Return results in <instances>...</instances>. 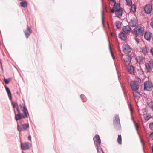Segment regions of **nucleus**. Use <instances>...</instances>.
<instances>
[{"label":"nucleus","mask_w":153,"mask_h":153,"mask_svg":"<svg viewBox=\"0 0 153 153\" xmlns=\"http://www.w3.org/2000/svg\"><path fill=\"white\" fill-rule=\"evenodd\" d=\"M22 111L24 114V115H22L21 113H18V114L15 115V120L17 121L22 118H28V117H29V115L27 110L25 106V105L23 106V109Z\"/></svg>","instance_id":"obj_1"},{"label":"nucleus","mask_w":153,"mask_h":153,"mask_svg":"<svg viewBox=\"0 0 153 153\" xmlns=\"http://www.w3.org/2000/svg\"><path fill=\"white\" fill-rule=\"evenodd\" d=\"M144 29L140 26H139L134 29L132 31V33L137 37L142 36L143 34Z\"/></svg>","instance_id":"obj_2"},{"label":"nucleus","mask_w":153,"mask_h":153,"mask_svg":"<svg viewBox=\"0 0 153 153\" xmlns=\"http://www.w3.org/2000/svg\"><path fill=\"white\" fill-rule=\"evenodd\" d=\"M93 139L95 145L97 148L98 153H101V152L104 153L101 148H100L99 147L101 143V140L99 136L98 135H97L94 137Z\"/></svg>","instance_id":"obj_3"},{"label":"nucleus","mask_w":153,"mask_h":153,"mask_svg":"<svg viewBox=\"0 0 153 153\" xmlns=\"http://www.w3.org/2000/svg\"><path fill=\"white\" fill-rule=\"evenodd\" d=\"M153 85L152 82L149 81H146L144 83V90L150 91L152 89Z\"/></svg>","instance_id":"obj_4"},{"label":"nucleus","mask_w":153,"mask_h":153,"mask_svg":"<svg viewBox=\"0 0 153 153\" xmlns=\"http://www.w3.org/2000/svg\"><path fill=\"white\" fill-rule=\"evenodd\" d=\"M29 127L28 123H25L19 125H17V128L19 132H21L25 130Z\"/></svg>","instance_id":"obj_5"},{"label":"nucleus","mask_w":153,"mask_h":153,"mask_svg":"<svg viewBox=\"0 0 153 153\" xmlns=\"http://www.w3.org/2000/svg\"><path fill=\"white\" fill-rule=\"evenodd\" d=\"M123 50L126 54H128L131 51V48L127 44H124L122 46Z\"/></svg>","instance_id":"obj_6"},{"label":"nucleus","mask_w":153,"mask_h":153,"mask_svg":"<svg viewBox=\"0 0 153 153\" xmlns=\"http://www.w3.org/2000/svg\"><path fill=\"white\" fill-rule=\"evenodd\" d=\"M130 85L132 90H137L139 88V85L138 83L134 80L131 81Z\"/></svg>","instance_id":"obj_7"},{"label":"nucleus","mask_w":153,"mask_h":153,"mask_svg":"<svg viewBox=\"0 0 153 153\" xmlns=\"http://www.w3.org/2000/svg\"><path fill=\"white\" fill-rule=\"evenodd\" d=\"M152 10V6L151 5L148 4L144 7V10L146 13L147 14H150Z\"/></svg>","instance_id":"obj_8"},{"label":"nucleus","mask_w":153,"mask_h":153,"mask_svg":"<svg viewBox=\"0 0 153 153\" xmlns=\"http://www.w3.org/2000/svg\"><path fill=\"white\" fill-rule=\"evenodd\" d=\"M138 22L137 20L135 18H133L131 19L129 22V24L131 27H135L137 25Z\"/></svg>","instance_id":"obj_9"},{"label":"nucleus","mask_w":153,"mask_h":153,"mask_svg":"<svg viewBox=\"0 0 153 153\" xmlns=\"http://www.w3.org/2000/svg\"><path fill=\"white\" fill-rule=\"evenodd\" d=\"M29 143L28 142H25L21 143V147L22 150H27L29 149Z\"/></svg>","instance_id":"obj_10"},{"label":"nucleus","mask_w":153,"mask_h":153,"mask_svg":"<svg viewBox=\"0 0 153 153\" xmlns=\"http://www.w3.org/2000/svg\"><path fill=\"white\" fill-rule=\"evenodd\" d=\"M24 32L25 33V34L26 36V37L27 38H28L29 36L32 33V31L31 29V28L28 27V26L27 25V29L26 30H24Z\"/></svg>","instance_id":"obj_11"},{"label":"nucleus","mask_w":153,"mask_h":153,"mask_svg":"<svg viewBox=\"0 0 153 153\" xmlns=\"http://www.w3.org/2000/svg\"><path fill=\"white\" fill-rule=\"evenodd\" d=\"M150 70H151V68L150 62L146 63L145 64L144 72L146 74H147L150 71Z\"/></svg>","instance_id":"obj_12"},{"label":"nucleus","mask_w":153,"mask_h":153,"mask_svg":"<svg viewBox=\"0 0 153 153\" xmlns=\"http://www.w3.org/2000/svg\"><path fill=\"white\" fill-rule=\"evenodd\" d=\"M114 124L115 126H120L119 117L118 115H115V119L114 120Z\"/></svg>","instance_id":"obj_13"},{"label":"nucleus","mask_w":153,"mask_h":153,"mask_svg":"<svg viewBox=\"0 0 153 153\" xmlns=\"http://www.w3.org/2000/svg\"><path fill=\"white\" fill-rule=\"evenodd\" d=\"M151 35V33L149 31L146 32L144 35L145 39L147 40H150Z\"/></svg>","instance_id":"obj_14"},{"label":"nucleus","mask_w":153,"mask_h":153,"mask_svg":"<svg viewBox=\"0 0 153 153\" xmlns=\"http://www.w3.org/2000/svg\"><path fill=\"white\" fill-rule=\"evenodd\" d=\"M123 31L126 33H129L131 32V29L129 26L127 25L123 27Z\"/></svg>","instance_id":"obj_15"},{"label":"nucleus","mask_w":153,"mask_h":153,"mask_svg":"<svg viewBox=\"0 0 153 153\" xmlns=\"http://www.w3.org/2000/svg\"><path fill=\"white\" fill-rule=\"evenodd\" d=\"M128 71L131 74H133L134 73V67L131 65L129 66L128 67Z\"/></svg>","instance_id":"obj_16"},{"label":"nucleus","mask_w":153,"mask_h":153,"mask_svg":"<svg viewBox=\"0 0 153 153\" xmlns=\"http://www.w3.org/2000/svg\"><path fill=\"white\" fill-rule=\"evenodd\" d=\"M116 11V15L117 17L120 18L122 16L123 13V10L121 9H118Z\"/></svg>","instance_id":"obj_17"},{"label":"nucleus","mask_w":153,"mask_h":153,"mask_svg":"<svg viewBox=\"0 0 153 153\" xmlns=\"http://www.w3.org/2000/svg\"><path fill=\"white\" fill-rule=\"evenodd\" d=\"M137 90L135 91H133V95L135 97V100H138L140 97V94L137 91Z\"/></svg>","instance_id":"obj_18"},{"label":"nucleus","mask_w":153,"mask_h":153,"mask_svg":"<svg viewBox=\"0 0 153 153\" xmlns=\"http://www.w3.org/2000/svg\"><path fill=\"white\" fill-rule=\"evenodd\" d=\"M119 38L122 40H125L126 39V35L123 32H121L119 34Z\"/></svg>","instance_id":"obj_19"},{"label":"nucleus","mask_w":153,"mask_h":153,"mask_svg":"<svg viewBox=\"0 0 153 153\" xmlns=\"http://www.w3.org/2000/svg\"><path fill=\"white\" fill-rule=\"evenodd\" d=\"M5 88L9 99L10 100H12L11 94L9 88L7 86H5Z\"/></svg>","instance_id":"obj_20"},{"label":"nucleus","mask_w":153,"mask_h":153,"mask_svg":"<svg viewBox=\"0 0 153 153\" xmlns=\"http://www.w3.org/2000/svg\"><path fill=\"white\" fill-rule=\"evenodd\" d=\"M143 53L146 54L148 53L147 48L146 46L143 47L141 48V51Z\"/></svg>","instance_id":"obj_21"},{"label":"nucleus","mask_w":153,"mask_h":153,"mask_svg":"<svg viewBox=\"0 0 153 153\" xmlns=\"http://www.w3.org/2000/svg\"><path fill=\"white\" fill-rule=\"evenodd\" d=\"M136 60L138 62L140 63V64L143 63V58L141 56H139L137 57Z\"/></svg>","instance_id":"obj_22"},{"label":"nucleus","mask_w":153,"mask_h":153,"mask_svg":"<svg viewBox=\"0 0 153 153\" xmlns=\"http://www.w3.org/2000/svg\"><path fill=\"white\" fill-rule=\"evenodd\" d=\"M120 3H116L114 4L113 8H114L115 11L118 10V9H120Z\"/></svg>","instance_id":"obj_23"},{"label":"nucleus","mask_w":153,"mask_h":153,"mask_svg":"<svg viewBox=\"0 0 153 153\" xmlns=\"http://www.w3.org/2000/svg\"><path fill=\"white\" fill-rule=\"evenodd\" d=\"M20 4L21 7H25L27 6V3L26 1L21 2L20 3Z\"/></svg>","instance_id":"obj_24"},{"label":"nucleus","mask_w":153,"mask_h":153,"mask_svg":"<svg viewBox=\"0 0 153 153\" xmlns=\"http://www.w3.org/2000/svg\"><path fill=\"white\" fill-rule=\"evenodd\" d=\"M121 23L119 21H117L115 23L116 26L117 28H120L121 27Z\"/></svg>","instance_id":"obj_25"},{"label":"nucleus","mask_w":153,"mask_h":153,"mask_svg":"<svg viewBox=\"0 0 153 153\" xmlns=\"http://www.w3.org/2000/svg\"><path fill=\"white\" fill-rule=\"evenodd\" d=\"M144 119L146 120H148L150 118L151 116L148 114H145L143 115Z\"/></svg>","instance_id":"obj_26"},{"label":"nucleus","mask_w":153,"mask_h":153,"mask_svg":"<svg viewBox=\"0 0 153 153\" xmlns=\"http://www.w3.org/2000/svg\"><path fill=\"white\" fill-rule=\"evenodd\" d=\"M117 141L120 144H122V137L120 135H118V137L117 139Z\"/></svg>","instance_id":"obj_27"},{"label":"nucleus","mask_w":153,"mask_h":153,"mask_svg":"<svg viewBox=\"0 0 153 153\" xmlns=\"http://www.w3.org/2000/svg\"><path fill=\"white\" fill-rule=\"evenodd\" d=\"M136 11V7L133 4L131 5V12H132L134 13Z\"/></svg>","instance_id":"obj_28"},{"label":"nucleus","mask_w":153,"mask_h":153,"mask_svg":"<svg viewBox=\"0 0 153 153\" xmlns=\"http://www.w3.org/2000/svg\"><path fill=\"white\" fill-rule=\"evenodd\" d=\"M149 107L153 110V102L151 101L148 103Z\"/></svg>","instance_id":"obj_29"},{"label":"nucleus","mask_w":153,"mask_h":153,"mask_svg":"<svg viewBox=\"0 0 153 153\" xmlns=\"http://www.w3.org/2000/svg\"><path fill=\"white\" fill-rule=\"evenodd\" d=\"M126 4L127 5L131 6L132 5V2L129 0H126Z\"/></svg>","instance_id":"obj_30"},{"label":"nucleus","mask_w":153,"mask_h":153,"mask_svg":"<svg viewBox=\"0 0 153 153\" xmlns=\"http://www.w3.org/2000/svg\"><path fill=\"white\" fill-rule=\"evenodd\" d=\"M80 97L82 100L83 102H85L86 101V98L83 95H80Z\"/></svg>","instance_id":"obj_31"},{"label":"nucleus","mask_w":153,"mask_h":153,"mask_svg":"<svg viewBox=\"0 0 153 153\" xmlns=\"http://www.w3.org/2000/svg\"><path fill=\"white\" fill-rule=\"evenodd\" d=\"M12 104L13 105V106L14 108L15 107H18V105L17 103L16 102H12Z\"/></svg>","instance_id":"obj_32"},{"label":"nucleus","mask_w":153,"mask_h":153,"mask_svg":"<svg viewBox=\"0 0 153 153\" xmlns=\"http://www.w3.org/2000/svg\"><path fill=\"white\" fill-rule=\"evenodd\" d=\"M149 138L150 140H153V132L150 134Z\"/></svg>","instance_id":"obj_33"},{"label":"nucleus","mask_w":153,"mask_h":153,"mask_svg":"<svg viewBox=\"0 0 153 153\" xmlns=\"http://www.w3.org/2000/svg\"><path fill=\"white\" fill-rule=\"evenodd\" d=\"M135 127L136 130L138 135H139V126L137 124H135Z\"/></svg>","instance_id":"obj_34"},{"label":"nucleus","mask_w":153,"mask_h":153,"mask_svg":"<svg viewBox=\"0 0 153 153\" xmlns=\"http://www.w3.org/2000/svg\"><path fill=\"white\" fill-rule=\"evenodd\" d=\"M149 128L152 130H153V122H151L149 124Z\"/></svg>","instance_id":"obj_35"},{"label":"nucleus","mask_w":153,"mask_h":153,"mask_svg":"<svg viewBox=\"0 0 153 153\" xmlns=\"http://www.w3.org/2000/svg\"><path fill=\"white\" fill-rule=\"evenodd\" d=\"M10 80V78H8V79H4V81L6 84H7L9 82Z\"/></svg>","instance_id":"obj_36"},{"label":"nucleus","mask_w":153,"mask_h":153,"mask_svg":"<svg viewBox=\"0 0 153 153\" xmlns=\"http://www.w3.org/2000/svg\"><path fill=\"white\" fill-rule=\"evenodd\" d=\"M151 71L153 72V61L150 62Z\"/></svg>","instance_id":"obj_37"},{"label":"nucleus","mask_w":153,"mask_h":153,"mask_svg":"<svg viewBox=\"0 0 153 153\" xmlns=\"http://www.w3.org/2000/svg\"><path fill=\"white\" fill-rule=\"evenodd\" d=\"M103 13H104V11H102V23L103 25H104V17H103Z\"/></svg>","instance_id":"obj_38"},{"label":"nucleus","mask_w":153,"mask_h":153,"mask_svg":"<svg viewBox=\"0 0 153 153\" xmlns=\"http://www.w3.org/2000/svg\"><path fill=\"white\" fill-rule=\"evenodd\" d=\"M135 39V41H136V42L137 43H139V39H138L137 38H136V37L134 38Z\"/></svg>","instance_id":"obj_39"},{"label":"nucleus","mask_w":153,"mask_h":153,"mask_svg":"<svg viewBox=\"0 0 153 153\" xmlns=\"http://www.w3.org/2000/svg\"><path fill=\"white\" fill-rule=\"evenodd\" d=\"M110 51H111V55H112V56L113 58V59H114V55H113V54H112V51L111 50V46L110 45Z\"/></svg>","instance_id":"obj_40"},{"label":"nucleus","mask_w":153,"mask_h":153,"mask_svg":"<svg viewBox=\"0 0 153 153\" xmlns=\"http://www.w3.org/2000/svg\"><path fill=\"white\" fill-rule=\"evenodd\" d=\"M150 53L153 56V48H152L150 50Z\"/></svg>","instance_id":"obj_41"},{"label":"nucleus","mask_w":153,"mask_h":153,"mask_svg":"<svg viewBox=\"0 0 153 153\" xmlns=\"http://www.w3.org/2000/svg\"><path fill=\"white\" fill-rule=\"evenodd\" d=\"M16 108L17 111L18 112V113H20V111H19V109L18 106V107Z\"/></svg>","instance_id":"obj_42"},{"label":"nucleus","mask_w":153,"mask_h":153,"mask_svg":"<svg viewBox=\"0 0 153 153\" xmlns=\"http://www.w3.org/2000/svg\"><path fill=\"white\" fill-rule=\"evenodd\" d=\"M150 25L152 28H153V20L151 22Z\"/></svg>","instance_id":"obj_43"},{"label":"nucleus","mask_w":153,"mask_h":153,"mask_svg":"<svg viewBox=\"0 0 153 153\" xmlns=\"http://www.w3.org/2000/svg\"><path fill=\"white\" fill-rule=\"evenodd\" d=\"M111 1H112L114 4H116L115 0H110Z\"/></svg>","instance_id":"obj_44"},{"label":"nucleus","mask_w":153,"mask_h":153,"mask_svg":"<svg viewBox=\"0 0 153 153\" xmlns=\"http://www.w3.org/2000/svg\"><path fill=\"white\" fill-rule=\"evenodd\" d=\"M28 139L30 141H31V137L30 135H29L28 137Z\"/></svg>","instance_id":"obj_45"},{"label":"nucleus","mask_w":153,"mask_h":153,"mask_svg":"<svg viewBox=\"0 0 153 153\" xmlns=\"http://www.w3.org/2000/svg\"><path fill=\"white\" fill-rule=\"evenodd\" d=\"M115 10L114 9V8H113L112 9H111V12L112 13H114V10Z\"/></svg>","instance_id":"obj_46"},{"label":"nucleus","mask_w":153,"mask_h":153,"mask_svg":"<svg viewBox=\"0 0 153 153\" xmlns=\"http://www.w3.org/2000/svg\"><path fill=\"white\" fill-rule=\"evenodd\" d=\"M24 105H25H25L23 104H22H22H20V107H21V108H22V107H23V106Z\"/></svg>","instance_id":"obj_47"},{"label":"nucleus","mask_w":153,"mask_h":153,"mask_svg":"<svg viewBox=\"0 0 153 153\" xmlns=\"http://www.w3.org/2000/svg\"><path fill=\"white\" fill-rule=\"evenodd\" d=\"M138 82H140L141 81V79H140V78H138Z\"/></svg>","instance_id":"obj_48"},{"label":"nucleus","mask_w":153,"mask_h":153,"mask_svg":"<svg viewBox=\"0 0 153 153\" xmlns=\"http://www.w3.org/2000/svg\"><path fill=\"white\" fill-rule=\"evenodd\" d=\"M124 61H125V62H127V60H124Z\"/></svg>","instance_id":"obj_49"},{"label":"nucleus","mask_w":153,"mask_h":153,"mask_svg":"<svg viewBox=\"0 0 153 153\" xmlns=\"http://www.w3.org/2000/svg\"><path fill=\"white\" fill-rule=\"evenodd\" d=\"M22 153H24V152H23H23H22Z\"/></svg>","instance_id":"obj_50"},{"label":"nucleus","mask_w":153,"mask_h":153,"mask_svg":"<svg viewBox=\"0 0 153 153\" xmlns=\"http://www.w3.org/2000/svg\"><path fill=\"white\" fill-rule=\"evenodd\" d=\"M17 94H18V92H17Z\"/></svg>","instance_id":"obj_51"},{"label":"nucleus","mask_w":153,"mask_h":153,"mask_svg":"<svg viewBox=\"0 0 153 153\" xmlns=\"http://www.w3.org/2000/svg\"><path fill=\"white\" fill-rule=\"evenodd\" d=\"M135 100V101H136V100ZM136 102H137V101H136Z\"/></svg>","instance_id":"obj_52"}]
</instances>
